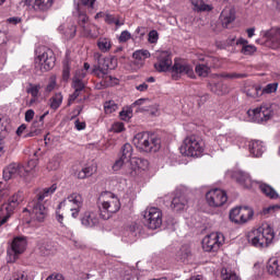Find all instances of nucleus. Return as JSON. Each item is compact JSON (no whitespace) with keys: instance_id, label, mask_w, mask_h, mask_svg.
<instances>
[{"instance_id":"f257e3e1","label":"nucleus","mask_w":280,"mask_h":280,"mask_svg":"<svg viewBox=\"0 0 280 280\" xmlns=\"http://www.w3.org/2000/svg\"><path fill=\"white\" fill-rule=\"evenodd\" d=\"M275 240V230L270 225L264 224L247 233V242L255 248H268Z\"/></svg>"},{"instance_id":"f03ea898","label":"nucleus","mask_w":280,"mask_h":280,"mask_svg":"<svg viewBox=\"0 0 280 280\" xmlns=\"http://www.w3.org/2000/svg\"><path fill=\"white\" fill-rule=\"evenodd\" d=\"M98 208L101 218L103 220H110V218L121 209V201H119L117 195L113 192H104L102 194Z\"/></svg>"},{"instance_id":"7ed1b4c3","label":"nucleus","mask_w":280,"mask_h":280,"mask_svg":"<svg viewBox=\"0 0 280 280\" xmlns=\"http://www.w3.org/2000/svg\"><path fill=\"white\" fill-rule=\"evenodd\" d=\"M133 145L140 152H159L161 150V139L148 132H140L135 136Z\"/></svg>"},{"instance_id":"20e7f679","label":"nucleus","mask_w":280,"mask_h":280,"mask_svg":"<svg viewBox=\"0 0 280 280\" xmlns=\"http://www.w3.org/2000/svg\"><path fill=\"white\" fill-rule=\"evenodd\" d=\"M180 152L184 156L199 159V156L205 154V141H202L198 136H188L183 141Z\"/></svg>"},{"instance_id":"39448f33","label":"nucleus","mask_w":280,"mask_h":280,"mask_svg":"<svg viewBox=\"0 0 280 280\" xmlns=\"http://www.w3.org/2000/svg\"><path fill=\"white\" fill-rule=\"evenodd\" d=\"M24 198L23 192L19 191L9 198L8 202L0 207V226H3V224H5V222L12 218V213L16 211L19 205L23 202Z\"/></svg>"},{"instance_id":"423d86ee","label":"nucleus","mask_w":280,"mask_h":280,"mask_svg":"<svg viewBox=\"0 0 280 280\" xmlns=\"http://www.w3.org/2000/svg\"><path fill=\"white\" fill-rule=\"evenodd\" d=\"M83 206L84 197L80 192H71L59 203V209L67 207L71 211V217L75 219L80 215Z\"/></svg>"},{"instance_id":"0eeeda50","label":"nucleus","mask_w":280,"mask_h":280,"mask_svg":"<svg viewBox=\"0 0 280 280\" xmlns=\"http://www.w3.org/2000/svg\"><path fill=\"white\" fill-rule=\"evenodd\" d=\"M73 16L77 19L79 27H81V36H83V38H97V34L92 31L95 25L91 24L89 15H86V12L82 11L80 4H78L75 12H73Z\"/></svg>"},{"instance_id":"6e6552de","label":"nucleus","mask_w":280,"mask_h":280,"mask_svg":"<svg viewBox=\"0 0 280 280\" xmlns=\"http://www.w3.org/2000/svg\"><path fill=\"white\" fill-rule=\"evenodd\" d=\"M143 222L147 229L156 231L163 224V212L156 207L147 208L143 212Z\"/></svg>"},{"instance_id":"1a4fd4ad","label":"nucleus","mask_w":280,"mask_h":280,"mask_svg":"<svg viewBox=\"0 0 280 280\" xmlns=\"http://www.w3.org/2000/svg\"><path fill=\"white\" fill-rule=\"evenodd\" d=\"M272 105L268 103H264L259 107L254 109H248L247 115L250 121H255L256 124H264V121H268L272 119Z\"/></svg>"},{"instance_id":"9d476101","label":"nucleus","mask_w":280,"mask_h":280,"mask_svg":"<svg viewBox=\"0 0 280 280\" xmlns=\"http://www.w3.org/2000/svg\"><path fill=\"white\" fill-rule=\"evenodd\" d=\"M25 248H27V240H25V237L18 236L13 238L11 248L7 252L8 264H14V261L19 259V255H23V253H25Z\"/></svg>"},{"instance_id":"9b49d317","label":"nucleus","mask_w":280,"mask_h":280,"mask_svg":"<svg viewBox=\"0 0 280 280\" xmlns=\"http://www.w3.org/2000/svg\"><path fill=\"white\" fill-rule=\"evenodd\" d=\"M222 244H224V234L220 232H213L202 240V248L206 253H217Z\"/></svg>"},{"instance_id":"f8f14e48","label":"nucleus","mask_w":280,"mask_h":280,"mask_svg":"<svg viewBox=\"0 0 280 280\" xmlns=\"http://www.w3.org/2000/svg\"><path fill=\"white\" fill-rule=\"evenodd\" d=\"M255 212L248 207H236L230 211V220L234 224H246L248 220L253 219Z\"/></svg>"},{"instance_id":"ddd939ff","label":"nucleus","mask_w":280,"mask_h":280,"mask_svg":"<svg viewBox=\"0 0 280 280\" xmlns=\"http://www.w3.org/2000/svg\"><path fill=\"white\" fill-rule=\"evenodd\" d=\"M183 75H187V78H196V74L194 73V68L191 65L180 61V60H175L173 67H172V78L173 80H178L183 78Z\"/></svg>"},{"instance_id":"4468645a","label":"nucleus","mask_w":280,"mask_h":280,"mask_svg":"<svg viewBox=\"0 0 280 280\" xmlns=\"http://www.w3.org/2000/svg\"><path fill=\"white\" fill-rule=\"evenodd\" d=\"M206 200L209 207L218 208L223 207V205H226L229 197L226 196V191L219 188H214L206 194Z\"/></svg>"},{"instance_id":"2eb2a0df","label":"nucleus","mask_w":280,"mask_h":280,"mask_svg":"<svg viewBox=\"0 0 280 280\" xmlns=\"http://www.w3.org/2000/svg\"><path fill=\"white\" fill-rule=\"evenodd\" d=\"M38 60L42 71H51V69L56 67V55L50 48L42 47Z\"/></svg>"},{"instance_id":"dca6fc26","label":"nucleus","mask_w":280,"mask_h":280,"mask_svg":"<svg viewBox=\"0 0 280 280\" xmlns=\"http://www.w3.org/2000/svg\"><path fill=\"white\" fill-rule=\"evenodd\" d=\"M25 211H30L32 219L36 220V222H45V218H47V208H45L40 201H31L28 203V209H24V213Z\"/></svg>"},{"instance_id":"f3484780","label":"nucleus","mask_w":280,"mask_h":280,"mask_svg":"<svg viewBox=\"0 0 280 280\" xmlns=\"http://www.w3.org/2000/svg\"><path fill=\"white\" fill-rule=\"evenodd\" d=\"M27 172H30V170L25 168V166L19 163H12V164H9L3 170V178L4 180H10L12 178H18V176L25 177L27 176Z\"/></svg>"},{"instance_id":"a211bd4d","label":"nucleus","mask_w":280,"mask_h":280,"mask_svg":"<svg viewBox=\"0 0 280 280\" xmlns=\"http://www.w3.org/2000/svg\"><path fill=\"white\" fill-rule=\"evenodd\" d=\"M150 163L145 159L132 158L130 161V168L126 171L127 176L137 178L141 172L145 171Z\"/></svg>"},{"instance_id":"6ab92c4d","label":"nucleus","mask_w":280,"mask_h":280,"mask_svg":"<svg viewBox=\"0 0 280 280\" xmlns=\"http://www.w3.org/2000/svg\"><path fill=\"white\" fill-rule=\"evenodd\" d=\"M154 68L160 73L170 71V69H172V54H170L167 51H159L158 52V62L154 63Z\"/></svg>"},{"instance_id":"aec40b11","label":"nucleus","mask_w":280,"mask_h":280,"mask_svg":"<svg viewBox=\"0 0 280 280\" xmlns=\"http://www.w3.org/2000/svg\"><path fill=\"white\" fill-rule=\"evenodd\" d=\"M261 35L267 40L268 47L279 49L280 47V28L272 27L269 31H262Z\"/></svg>"},{"instance_id":"412c9836","label":"nucleus","mask_w":280,"mask_h":280,"mask_svg":"<svg viewBox=\"0 0 280 280\" xmlns=\"http://www.w3.org/2000/svg\"><path fill=\"white\" fill-rule=\"evenodd\" d=\"M108 69H110V59L103 58L98 60L97 65L93 66L91 74L101 79L106 78L108 75Z\"/></svg>"},{"instance_id":"4be33fe9","label":"nucleus","mask_w":280,"mask_h":280,"mask_svg":"<svg viewBox=\"0 0 280 280\" xmlns=\"http://www.w3.org/2000/svg\"><path fill=\"white\" fill-rule=\"evenodd\" d=\"M25 5L34 9L36 12H47L54 5V0H25Z\"/></svg>"},{"instance_id":"5701e85b","label":"nucleus","mask_w":280,"mask_h":280,"mask_svg":"<svg viewBox=\"0 0 280 280\" xmlns=\"http://www.w3.org/2000/svg\"><path fill=\"white\" fill-rule=\"evenodd\" d=\"M81 223L83 226H86V229H93V226H97V224H100L97 212L85 211L81 218Z\"/></svg>"},{"instance_id":"b1692460","label":"nucleus","mask_w":280,"mask_h":280,"mask_svg":"<svg viewBox=\"0 0 280 280\" xmlns=\"http://www.w3.org/2000/svg\"><path fill=\"white\" fill-rule=\"evenodd\" d=\"M266 152V145L260 140H252L249 142V153L252 156L259 159Z\"/></svg>"},{"instance_id":"393cba45","label":"nucleus","mask_w":280,"mask_h":280,"mask_svg":"<svg viewBox=\"0 0 280 280\" xmlns=\"http://www.w3.org/2000/svg\"><path fill=\"white\" fill-rule=\"evenodd\" d=\"M233 21H235V9L226 7L221 12V23L224 27H229V24L233 23Z\"/></svg>"},{"instance_id":"a878e982","label":"nucleus","mask_w":280,"mask_h":280,"mask_svg":"<svg viewBox=\"0 0 280 280\" xmlns=\"http://www.w3.org/2000/svg\"><path fill=\"white\" fill-rule=\"evenodd\" d=\"M84 78H86V72L84 71H78L72 80V89H74V91H84V82H82V80H84Z\"/></svg>"},{"instance_id":"bb28decb","label":"nucleus","mask_w":280,"mask_h":280,"mask_svg":"<svg viewBox=\"0 0 280 280\" xmlns=\"http://www.w3.org/2000/svg\"><path fill=\"white\" fill-rule=\"evenodd\" d=\"M236 45L242 46L241 52H243L244 56H253V54L257 51V47H255L254 45H248V40L244 38H238L236 40Z\"/></svg>"},{"instance_id":"cd10ccee","label":"nucleus","mask_w":280,"mask_h":280,"mask_svg":"<svg viewBox=\"0 0 280 280\" xmlns=\"http://www.w3.org/2000/svg\"><path fill=\"white\" fill-rule=\"evenodd\" d=\"M267 272L275 277H280V265L277 258H270L267 262Z\"/></svg>"},{"instance_id":"c85d7f7f","label":"nucleus","mask_w":280,"mask_h":280,"mask_svg":"<svg viewBox=\"0 0 280 280\" xmlns=\"http://www.w3.org/2000/svg\"><path fill=\"white\" fill-rule=\"evenodd\" d=\"M110 277L113 280H130V273L124 267L114 269Z\"/></svg>"},{"instance_id":"c756f323","label":"nucleus","mask_w":280,"mask_h":280,"mask_svg":"<svg viewBox=\"0 0 280 280\" xmlns=\"http://www.w3.org/2000/svg\"><path fill=\"white\" fill-rule=\"evenodd\" d=\"M187 206V199L185 196L175 197L172 200L171 208L173 211H183Z\"/></svg>"},{"instance_id":"7c9ffc66","label":"nucleus","mask_w":280,"mask_h":280,"mask_svg":"<svg viewBox=\"0 0 280 280\" xmlns=\"http://www.w3.org/2000/svg\"><path fill=\"white\" fill-rule=\"evenodd\" d=\"M96 45L100 51H102L103 54H108V51H110V48L113 47V42H110V38L108 37H101L97 39Z\"/></svg>"},{"instance_id":"2f4dec72","label":"nucleus","mask_w":280,"mask_h":280,"mask_svg":"<svg viewBox=\"0 0 280 280\" xmlns=\"http://www.w3.org/2000/svg\"><path fill=\"white\" fill-rule=\"evenodd\" d=\"M56 189H58V186L56 184H52L50 187L48 188H44L43 191H40L37 195V199H35V201L37 202H43V200H45V198H49V196H51L52 194L56 192Z\"/></svg>"},{"instance_id":"473e14b6","label":"nucleus","mask_w":280,"mask_h":280,"mask_svg":"<svg viewBox=\"0 0 280 280\" xmlns=\"http://www.w3.org/2000/svg\"><path fill=\"white\" fill-rule=\"evenodd\" d=\"M236 180H237V183H240V185H242L246 189H248V187H250V185H253L250 176L244 172L236 173Z\"/></svg>"},{"instance_id":"72a5a7b5","label":"nucleus","mask_w":280,"mask_h":280,"mask_svg":"<svg viewBox=\"0 0 280 280\" xmlns=\"http://www.w3.org/2000/svg\"><path fill=\"white\" fill-rule=\"evenodd\" d=\"M259 187L262 194L267 196V198H271V200H277V198H279V194H277V190H275L272 186L268 184H261Z\"/></svg>"},{"instance_id":"f704fd0d","label":"nucleus","mask_w":280,"mask_h":280,"mask_svg":"<svg viewBox=\"0 0 280 280\" xmlns=\"http://www.w3.org/2000/svg\"><path fill=\"white\" fill-rule=\"evenodd\" d=\"M121 168H124L125 172L127 170H130V161L120 156L118 160L115 161L113 170L114 172H119V170Z\"/></svg>"},{"instance_id":"c9c22d12","label":"nucleus","mask_w":280,"mask_h":280,"mask_svg":"<svg viewBox=\"0 0 280 280\" xmlns=\"http://www.w3.org/2000/svg\"><path fill=\"white\" fill-rule=\"evenodd\" d=\"M195 71L199 78H207L209 73H211V66L205 65V63H199L196 66Z\"/></svg>"},{"instance_id":"e433bc0d","label":"nucleus","mask_w":280,"mask_h":280,"mask_svg":"<svg viewBox=\"0 0 280 280\" xmlns=\"http://www.w3.org/2000/svg\"><path fill=\"white\" fill-rule=\"evenodd\" d=\"M190 3L199 12H210V10H213L210 5L205 4V0H190Z\"/></svg>"},{"instance_id":"4c0bfd02","label":"nucleus","mask_w":280,"mask_h":280,"mask_svg":"<svg viewBox=\"0 0 280 280\" xmlns=\"http://www.w3.org/2000/svg\"><path fill=\"white\" fill-rule=\"evenodd\" d=\"M218 78H225L226 80H244V78H248V74L237 73V72H231V73L223 72L218 74Z\"/></svg>"},{"instance_id":"58836bf2","label":"nucleus","mask_w":280,"mask_h":280,"mask_svg":"<svg viewBox=\"0 0 280 280\" xmlns=\"http://www.w3.org/2000/svg\"><path fill=\"white\" fill-rule=\"evenodd\" d=\"M212 93H215V95H226L229 93V85L224 83H215L211 86Z\"/></svg>"},{"instance_id":"ea45409f","label":"nucleus","mask_w":280,"mask_h":280,"mask_svg":"<svg viewBox=\"0 0 280 280\" xmlns=\"http://www.w3.org/2000/svg\"><path fill=\"white\" fill-rule=\"evenodd\" d=\"M39 250L42 255H54V250H56V247H54V244L51 242H45L39 246Z\"/></svg>"},{"instance_id":"a19ab883","label":"nucleus","mask_w":280,"mask_h":280,"mask_svg":"<svg viewBox=\"0 0 280 280\" xmlns=\"http://www.w3.org/2000/svg\"><path fill=\"white\" fill-rule=\"evenodd\" d=\"M49 102H50V108H52V110H58V108H60L62 104V94L61 93L55 94L52 97H50Z\"/></svg>"},{"instance_id":"79ce46f5","label":"nucleus","mask_w":280,"mask_h":280,"mask_svg":"<svg viewBox=\"0 0 280 280\" xmlns=\"http://www.w3.org/2000/svg\"><path fill=\"white\" fill-rule=\"evenodd\" d=\"M246 95L248 97H253L254 100H256V97H261V95H264L261 92V86L253 85L252 88L246 90Z\"/></svg>"},{"instance_id":"37998d69","label":"nucleus","mask_w":280,"mask_h":280,"mask_svg":"<svg viewBox=\"0 0 280 280\" xmlns=\"http://www.w3.org/2000/svg\"><path fill=\"white\" fill-rule=\"evenodd\" d=\"M104 110L106 115H112V113L119 110V105L115 101H107L104 103Z\"/></svg>"},{"instance_id":"c03bdc74","label":"nucleus","mask_w":280,"mask_h":280,"mask_svg":"<svg viewBox=\"0 0 280 280\" xmlns=\"http://www.w3.org/2000/svg\"><path fill=\"white\" fill-rule=\"evenodd\" d=\"M139 110L141 113H150V115H156V113H159V105L152 104V102L149 101V104H147V106L139 107Z\"/></svg>"},{"instance_id":"a18cd8bd","label":"nucleus","mask_w":280,"mask_h":280,"mask_svg":"<svg viewBox=\"0 0 280 280\" xmlns=\"http://www.w3.org/2000/svg\"><path fill=\"white\" fill-rule=\"evenodd\" d=\"M221 277L223 280H242L235 271H231L229 269H222Z\"/></svg>"},{"instance_id":"49530a36","label":"nucleus","mask_w":280,"mask_h":280,"mask_svg":"<svg viewBox=\"0 0 280 280\" xmlns=\"http://www.w3.org/2000/svg\"><path fill=\"white\" fill-rule=\"evenodd\" d=\"M121 150H122L121 158L129 162L132 161V144L126 143L124 144Z\"/></svg>"},{"instance_id":"de8ad7c7","label":"nucleus","mask_w":280,"mask_h":280,"mask_svg":"<svg viewBox=\"0 0 280 280\" xmlns=\"http://www.w3.org/2000/svg\"><path fill=\"white\" fill-rule=\"evenodd\" d=\"M60 156L59 155H55L47 164V170L49 172H54L56 170H58L60 167Z\"/></svg>"},{"instance_id":"09e8293b","label":"nucleus","mask_w":280,"mask_h":280,"mask_svg":"<svg viewBox=\"0 0 280 280\" xmlns=\"http://www.w3.org/2000/svg\"><path fill=\"white\" fill-rule=\"evenodd\" d=\"M93 174H95V168L93 166H86L78 173V178H89V176H93Z\"/></svg>"},{"instance_id":"8fccbe9b","label":"nucleus","mask_w":280,"mask_h":280,"mask_svg":"<svg viewBox=\"0 0 280 280\" xmlns=\"http://www.w3.org/2000/svg\"><path fill=\"white\" fill-rule=\"evenodd\" d=\"M26 93L32 95V97H38V95H40V84L30 83L28 88L26 89Z\"/></svg>"},{"instance_id":"3c124183","label":"nucleus","mask_w":280,"mask_h":280,"mask_svg":"<svg viewBox=\"0 0 280 280\" xmlns=\"http://www.w3.org/2000/svg\"><path fill=\"white\" fill-rule=\"evenodd\" d=\"M277 89H279V83H268L264 89H261L262 95H270V93H277Z\"/></svg>"},{"instance_id":"603ef678","label":"nucleus","mask_w":280,"mask_h":280,"mask_svg":"<svg viewBox=\"0 0 280 280\" xmlns=\"http://www.w3.org/2000/svg\"><path fill=\"white\" fill-rule=\"evenodd\" d=\"M77 32H78V27L74 24H71V25L67 26V28L63 32V35L68 39L75 38Z\"/></svg>"},{"instance_id":"864d4df0","label":"nucleus","mask_w":280,"mask_h":280,"mask_svg":"<svg viewBox=\"0 0 280 280\" xmlns=\"http://www.w3.org/2000/svg\"><path fill=\"white\" fill-rule=\"evenodd\" d=\"M119 117L120 119H122V121H130V119H132V108L130 107L124 108L119 113Z\"/></svg>"},{"instance_id":"5fc2aeb1","label":"nucleus","mask_w":280,"mask_h":280,"mask_svg":"<svg viewBox=\"0 0 280 280\" xmlns=\"http://www.w3.org/2000/svg\"><path fill=\"white\" fill-rule=\"evenodd\" d=\"M8 137V122L0 118V141Z\"/></svg>"},{"instance_id":"6e6d98bb","label":"nucleus","mask_w":280,"mask_h":280,"mask_svg":"<svg viewBox=\"0 0 280 280\" xmlns=\"http://www.w3.org/2000/svg\"><path fill=\"white\" fill-rule=\"evenodd\" d=\"M132 56H133L135 60H145V58H150V51L136 50Z\"/></svg>"},{"instance_id":"4d7b16f0","label":"nucleus","mask_w":280,"mask_h":280,"mask_svg":"<svg viewBox=\"0 0 280 280\" xmlns=\"http://www.w3.org/2000/svg\"><path fill=\"white\" fill-rule=\"evenodd\" d=\"M95 1L96 0H80V5L86 8L89 12H93V10H95Z\"/></svg>"},{"instance_id":"13d9d810","label":"nucleus","mask_w":280,"mask_h":280,"mask_svg":"<svg viewBox=\"0 0 280 280\" xmlns=\"http://www.w3.org/2000/svg\"><path fill=\"white\" fill-rule=\"evenodd\" d=\"M71 75V67H69V61L63 63L62 78L67 82Z\"/></svg>"},{"instance_id":"bf43d9fd","label":"nucleus","mask_w":280,"mask_h":280,"mask_svg":"<svg viewBox=\"0 0 280 280\" xmlns=\"http://www.w3.org/2000/svg\"><path fill=\"white\" fill-rule=\"evenodd\" d=\"M191 257V252L187 248L182 249L179 254V260L180 261H187Z\"/></svg>"},{"instance_id":"052dcab7","label":"nucleus","mask_w":280,"mask_h":280,"mask_svg":"<svg viewBox=\"0 0 280 280\" xmlns=\"http://www.w3.org/2000/svg\"><path fill=\"white\" fill-rule=\"evenodd\" d=\"M148 40L151 44L158 43L159 42V32H156L155 30L150 31Z\"/></svg>"},{"instance_id":"680f3d73","label":"nucleus","mask_w":280,"mask_h":280,"mask_svg":"<svg viewBox=\"0 0 280 280\" xmlns=\"http://www.w3.org/2000/svg\"><path fill=\"white\" fill-rule=\"evenodd\" d=\"M130 38H132V35L130 34V32L122 31L120 33V36H119V42L120 43H128V40H130Z\"/></svg>"},{"instance_id":"e2e57ef3","label":"nucleus","mask_w":280,"mask_h":280,"mask_svg":"<svg viewBox=\"0 0 280 280\" xmlns=\"http://www.w3.org/2000/svg\"><path fill=\"white\" fill-rule=\"evenodd\" d=\"M124 130H125L124 122H114L112 126L113 132H124Z\"/></svg>"},{"instance_id":"0e129e2a","label":"nucleus","mask_w":280,"mask_h":280,"mask_svg":"<svg viewBox=\"0 0 280 280\" xmlns=\"http://www.w3.org/2000/svg\"><path fill=\"white\" fill-rule=\"evenodd\" d=\"M45 126V115L39 116L38 121L33 122V128L40 129Z\"/></svg>"},{"instance_id":"69168bd1","label":"nucleus","mask_w":280,"mask_h":280,"mask_svg":"<svg viewBox=\"0 0 280 280\" xmlns=\"http://www.w3.org/2000/svg\"><path fill=\"white\" fill-rule=\"evenodd\" d=\"M37 165V162L36 160H30L28 163H27V166L24 167V170H28V172L26 173V176L27 174H31L32 170H34Z\"/></svg>"},{"instance_id":"338daca9","label":"nucleus","mask_w":280,"mask_h":280,"mask_svg":"<svg viewBox=\"0 0 280 280\" xmlns=\"http://www.w3.org/2000/svg\"><path fill=\"white\" fill-rule=\"evenodd\" d=\"M34 115H36L34 109H27L25 112V121H27V122L32 121V119H34Z\"/></svg>"},{"instance_id":"774afa93","label":"nucleus","mask_w":280,"mask_h":280,"mask_svg":"<svg viewBox=\"0 0 280 280\" xmlns=\"http://www.w3.org/2000/svg\"><path fill=\"white\" fill-rule=\"evenodd\" d=\"M46 280H65V277L60 273L51 275Z\"/></svg>"}]
</instances>
